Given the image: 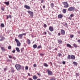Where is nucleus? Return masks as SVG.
Listing matches in <instances>:
<instances>
[{
	"instance_id": "nucleus-28",
	"label": "nucleus",
	"mask_w": 80,
	"mask_h": 80,
	"mask_svg": "<svg viewBox=\"0 0 80 80\" xmlns=\"http://www.w3.org/2000/svg\"><path fill=\"white\" fill-rule=\"evenodd\" d=\"M51 7H52V8L53 7H54V4H53V3H52L51 4Z\"/></svg>"
},
{
	"instance_id": "nucleus-57",
	"label": "nucleus",
	"mask_w": 80,
	"mask_h": 80,
	"mask_svg": "<svg viewBox=\"0 0 80 80\" xmlns=\"http://www.w3.org/2000/svg\"><path fill=\"white\" fill-rule=\"evenodd\" d=\"M29 80H33L32 79V78H29Z\"/></svg>"
},
{
	"instance_id": "nucleus-12",
	"label": "nucleus",
	"mask_w": 80,
	"mask_h": 80,
	"mask_svg": "<svg viewBox=\"0 0 80 80\" xmlns=\"http://www.w3.org/2000/svg\"><path fill=\"white\" fill-rule=\"evenodd\" d=\"M62 3L63 4V5H64V6L68 4V2H62Z\"/></svg>"
},
{
	"instance_id": "nucleus-50",
	"label": "nucleus",
	"mask_w": 80,
	"mask_h": 80,
	"mask_svg": "<svg viewBox=\"0 0 80 80\" xmlns=\"http://www.w3.org/2000/svg\"><path fill=\"white\" fill-rule=\"evenodd\" d=\"M58 36H60V33L59 32L58 34Z\"/></svg>"
},
{
	"instance_id": "nucleus-42",
	"label": "nucleus",
	"mask_w": 80,
	"mask_h": 80,
	"mask_svg": "<svg viewBox=\"0 0 80 80\" xmlns=\"http://www.w3.org/2000/svg\"><path fill=\"white\" fill-rule=\"evenodd\" d=\"M7 68H5L4 69V72H5V71H7Z\"/></svg>"
},
{
	"instance_id": "nucleus-26",
	"label": "nucleus",
	"mask_w": 80,
	"mask_h": 80,
	"mask_svg": "<svg viewBox=\"0 0 80 80\" xmlns=\"http://www.w3.org/2000/svg\"><path fill=\"white\" fill-rule=\"evenodd\" d=\"M1 38V39L0 40V41H2L3 40H4V39H5V38H4V37H2Z\"/></svg>"
},
{
	"instance_id": "nucleus-34",
	"label": "nucleus",
	"mask_w": 80,
	"mask_h": 80,
	"mask_svg": "<svg viewBox=\"0 0 80 80\" xmlns=\"http://www.w3.org/2000/svg\"><path fill=\"white\" fill-rule=\"evenodd\" d=\"M8 49H10L11 48H12V47H11L10 46H9L8 47Z\"/></svg>"
},
{
	"instance_id": "nucleus-22",
	"label": "nucleus",
	"mask_w": 80,
	"mask_h": 80,
	"mask_svg": "<svg viewBox=\"0 0 80 80\" xmlns=\"http://www.w3.org/2000/svg\"><path fill=\"white\" fill-rule=\"evenodd\" d=\"M73 64L75 65H76V66H77V65H78V63H77V62H73Z\"/></svg>"
},
{
	"instance_id": "nucleus-61",
	"label": "nucleus",
	"mask_w": 80,
	"mask_h": 80,
	"mask_svg": "<svg viewBox=\"0 0 80 80\" xmlns=\"http://www.w3.org/2000/svg\"><path fill=\"white\" fill-rule=\"evenodd\" d=\"M54 50H57V48H55Z\"/></svg>"
},
{
	"instance_id": "nucleus-20",
	"label": "nucleus",
	"mask_w": 80,
	"mask_h": 80,
	"mask_svg": "<svg viewBox=\"0 0 80 80\" xmlns=\"http://www.w3.org/2000/svg\"><path fill=\"white\" fill-rule=\"evenodd\" d=\"M68 7H69V5L68 4H66V5H65V6H64V8H68Z\"/></svg>"
},
{
	"instance_id": "nucleus-58",
	"label": "nucleus",
	"mask_w": 80,
	"mask_h": 80,
	"mask_svg": "<svg viewBox=\"0 0 80 80\" xmlns=\"http://www.w3.org/2000/svg\"><path fill=\"white\" fill-rule=\"evenodd\" d=\"M43 8H45V6H43Z\"/></svg>"
},
{
	"instance_id": "nucleus-47",
	"label": "nucleus",
	"mask_w": 80,
	"mask_h": 80,
	"mask_svg": "<svg viewBox=\"0 0 80 80\" xmlns=\"http://www.w3.org/2000/svg\"><path fill=\"white\" fill-rule=\"evenodd\" d=\"M62 64H63V65H65V61H63L62 62Z\"/></svg>"
},
{
	"instance_id": "nucleus-53",
	"label": "nucleus",
	"mask_w": 80,
	"mask_h": 80,
	"mask_svg": "<svg viewBox=\"0 0 80 80\" xmlns=\"http://www.w3.org/2000/svg\"><path fill=\"white\" fill-rule=\"evenodd\" d=\"M78 42L79 43H80V39H78Z\"/></svg>"
},
{
	"instance_id": "nucleus-17",
	"label": "nucleus",
	"mask_w": 80,
	"mask_h": 80,
	"mask_svg": "<svg viewBox=\"0 0 80 80\" xmlns=\"http://www.w3.org/2000/svg\"><path fill=\"white\" fill-rule=\"evenodd\" d=\"M18 37L19 38H22V37H23V36H22V34H19L18 35Z\"/></svg>"
},
{
	"instance_id": "nucleus-29",
	"label": "nucleus",
	"mask_w": 80,
	"mask_h": 80,
	"mask_svg": "<svg viewBox=\"0 0 80 80\" xmlns=\"http://www.w3.org/2000/svg\"><path fill=\"white\" fill-rule=\"evenodd\" d=\"M70 58H71V56H70V55H68V59L70 60Z\"/></svg>"
},
{
	"instance_id": "nucleus-48",
	"label": "nucleus",
	"mask_w": 80,
	"mask_h": 80,
	"mask_svg": "<svg viewBox=\"0 0 80 80\" xmlns=\"http://www.w3.org/2000/svg\"><path fill=\"white\" fill-rule=\"evenodd\" d=\"M22 34V36L23 35H26V33H23Z\"/></svg>"
},
{
	"instance_id": "nucleus-64",
	"label": "nucleus",
	"mask_w": 80,
	"mask_h": 80,
	"mask_svg": "<svg viewBox=\"0 0 80 80\" xmlns=\"http://www.w3.org/2000/svg\"><path fill=\"white\" fill-rule=\"evenodd\" d=\"M68 18L69 19H70V20H71V18H70V17H69V18Z\"/></svg>"
},
{
	"instance_id": "nucleus-35",
	"label": "nucleus",
	"mask_w": 80,
	"mask_h": 80,
	"mask_svg": "<svg viewBox=\"0 0 80 80\" xmlns=\"http://www.w3.org/2000/svg\"><path fill=\"white\" fill-rule=\"evenodd\" d=\"M61 55H62V54H61L60 53H58V57H60V56H61Z\"/></svg>"
},
{
	"instance_id": "nucleus-63",
	"label": "nucleus",
	"mask_w": 80,
	"mask_h": 80,
	"mask_svg": "<svg viewBox=\"0 0 80 80\" xmlns=\"http://www.w3.org/2000/svg\"><path fill=\"white\" fill-rule=\"evenodd\" d=\"M65 25H66V26H67V23H65Z\"/></svg>"
},
{
	"instance_id": "nucleus-59",
	"label": "nucleus",
	"mask_w": 80,
	"mask_h": 80,
	"mask_svg": "<svg viewBox=\"0 0 80 80\" xmlns=\"http://www.w3.org/2000/svg\"><path fill=\"white\" fill-rule=\"evenodd\" d=\"M28 75L29 76H30V73H28Z\"/></svg>"
},
{
	"instance_id": "nucleus-10",
	"label": "nucleus",
	"mask_w": 80,
	"mask_h": 80,
	"mask_svg": "<svg viewBox=\"0 0 80 80\" xmlns=\"http://www.w3.org/2000/svg\"><path fill=\"white\" fill-rule=\"evenodd\" d=\"M37 78H38L36 75H34L32 77V78L34 80H37Z\"/></svg>"
},
{
	"instance_id": "nucleus-5",
	"label": "nucleus",
	"mask_w": 80,
	"mask_h": 80,
	"mask_svg": "<svg viewBox=\"0 0 80 80\" xmlns=\"http://www.w3.org/2000/svg\"><path fill=\"white\" fill-rule=\"evenodd\" d=\"M47 72L48 74V75H49L50 76L52 75H53V73H52V72L51 71L49 70H48Z\"/></svg>"
},
{
	"instance_id": "nucleus-25",
	"label": "nucleus",
	"mask_w": 80,
	"mask_h": 80,
	"mask_svg": "<svg viewBox=\"0 0 80 80\" xmlns=\"http://www.w3.org/2000/svg\"><path fill=\"white\" fill-rule=\"evenodd\" d=\"M27 41H28V43L30 45V40L29 39H28L27 40Z\"/></svg>"
},
{
	"instance_id": "nucleus-31",
	"label": "nucleus",
	"mask_w": 80,
	"mask_h": 80,
	"mask_svg": "<svg viewBox=\"0 0 80 80\" xmlns=\"http://www.w3.org/2000/svg\"><path fill=\"white\" fill-rule=\"evenodd\" d=\"M42 48V46H39L37 47L38 49H39L40 48Z\"/></svg>"
},
{
	"instance_id": "nucleus-41",
	"label": "nucleus",
	"mask_w": 80,
	"mask_h": 80,
	"mask_svg": "<svg viewBox=\"0 0 80 80\" xmlns=\"http://www.w3.org/2000/svg\"><path fill=\"white\" fill-rule=\"evenodd\" d=\"M15 71V70H14V69H13L11 71V72H12V73H14V72Z\"/></svg>"
},
{
	"instance_id": "nucleus-8",
	"label": "nucleus",
	"mask_w": 80,
	"mask_h": 80,
	"mask_svg": "<svg viewBox=\"0 0 80 80\" xmlns=\"http://www.w3.org/2000/svg\"><path fill=\"white\" fill-rule=\"evenodd\" d=\"M25 8H26V9H30V7L28 5H25L24 6Z\"/></svg>"
},
{
	"instance_id": "nucleus-40",
	"label": "nucleus",
	"mask_w": 80,
	"mask_h": 80,
	"mask_svg": "<svg viewBox=\"0 0 80 80\" xmlns=\"http://www.w3.org/2000/svg\"><path fill=\"white\" fill-rule=\"evenodd\" d=\"M33 67H37V64H34V65H33Z\"/></svg>"
},
{
	"instance_id": "nucleus-32",
	"label": "nucleus",
	"mask_w": 80,
	"mask_h": 80,
	"mask_svg": "<svg viewBox=\"0 0 80 80\" xmlns=\"http://www.w3.org/2000/svg\"><path fill=\"white\" fill-rule=\"evenodd\" d=\"M1 26L2 27H4V24L3 23L1 24Z\"/></svg>"
},
{
	"instance_id": "nucleus-7",
	"label": "nucleus",
	"mask_w": 80,
	"mask_h": 80,
	"mask_svg": "<svg viewBox=\"0 0 80 80\" xmlns=\"http://www.w3.org/2000/svg\"><path fill=\"white\" fill-rule=\"evenodd\" d=\"M49 30L51 32H53V28L52 27H50L49 28Z\"/></svg>"
},
{
	"instance_id": "nucleus-51",
	"label": "nucleus",
	"mask_w": 80,
	"mask_h": 80,
	"mask_svg": "<svg viewBox=\"0 0 80 80\" xmlns=\"http://www.w3.org/2000/svg\"><path fill=\"white\" fill-rule=\"evenodd\" d=\"M12 53H15V50H14L12 51Z\"/></svg>"
},
{
	"instance_id": "nucleus-39",
	"label": "nucleus",
	"mask_w": 80,
	"mask_h": 80,
	"mask_svg": "<svg viewBox=\"0 0 80 80\" xmlns=\"http://www.w3.org/2000/svg\"><path fill=\"white\" fill-rule=\"evenodd\" d=\"M42 35H47V32H43Z\"/></svg>"
},
{
	"instance_id": "nucleus-37",
	"label": "nucleus",
	"mask_w": 80,
	"mask_h": 80,
	"mask_svg": "<svg viewBox=\"0 0 80 80\" xmlns=\"http://www.w3.org/2000/svg\"><path fill=\"white\" fill-rule=\"evenodd\" d=\"M8 57H9V58H12V56L9 55H8Z\"/></svg>"
},
{
	"instance_id": "nucleus-30",
	"label": "nucleus",
	"mask_w": 80,
	"mask_h": 80,
	"mask_svg": "<svg viewBox=\"0 0 80 80\" xmlns=\"http://www.w3.org/2000/svg\"><path fill=\"white\" fill-rule=\"evenodd\" d=\"M25 70H28V67L27 66H26L25 67Z\"/></svg>"
},
{
	"instance_id": "nucleus-54",
	"label": "nucleus",
	"mask_w": 80,
	"mask_h": 80,
	"mask_svg": "<svg viewBox=\"0 0 80 80\" xmlns=\"http://www.w3.org/2000/svg\"><path fill=\"white\" fill-rule=\"evenodd\" d=\"M44 26L45 27H47V25H46V24H44Z\"/></svg>"
},
{
	"instance_id": "nucleus-56",
	"label": "nucleus",
	"mask_w": 80,
	"mask_h": 80,
	"mask_svg": "<svg viewBox=\"0 0 80 80\" xmlns=\"http://www.w3.org/2000/svg\"><path fill=\"white\" fill-rule=\"evenodd\" d=\"M13 58L14 60H15V59H16V58L15 57H13Z\"/></svg>"
},
{
	"instance_id": "nucleus-44",
	"label": "nucleus",
	"mask_w": 80,
	"mask_h": 80,
	"mask_svg": "<svg viewBox=\"0 0 80 80\" xmlns=\"http://www.w3.org/2000/svg\"><path fill=\"white\" fill-rule=\"evenodd\" d=\"M23 50H24V48H21V51L22 52H23Z\"/></svg>"
},
{
	"instance_id": "nucleus-14",
	"label": "nucleus",
	"mask_w": 80,
	"mask_h": 80,
	"mask_svg": "<svg viewBox=\"0 0 80 80\" xmlns=\"http://www.w3.org/2000/svg\"><path fill=\"white\" fill-rule=\"evenodd\" d=\"M62 12L63 13H65L67 12V10L65 9H63Z\"/></svg>"
},
{
	"instance_id": "nucleus-45",
	"label": "nucleus",
	"mask_w": 80,
	"mask_h": 80,
	"mask_svg": "<svg viewBox=\"0 0 80 80\" xmlns=\"http://www.w3.org/2000/svg\"><path fill=\"white\" fill-rule=\"evenodd\" d=\"M48 34H49V35H52V33H51L50 32H48Z\"/></svg>"
},
{
	"instance_id": "nucleus-62",
	"label": "nucleus",
	"mask_w": 80,
	"mask_h": 80,
	"mask_svg": "<svg viewBox=\"0 0 80 80\" xmlns=\"http://www.w3.org/2000/svg\"><path fill=\"white\" fill-rule=\"evenodd\" d=\"M23 78H25V79H26V77H23Z\"/></svg>"
},
{
	"instance_id": "nucleus-4",
	"label": "nucleus",
	"mask_w": 80,
	"mask_h": 80,
	"mask_svg": "<svg viewBox=\"0 0 80 80\" xmlns=\"http://www.w3.org/2000/svg\"><path fill=\"white\" fill-rule=\"evenodd\" d=\"M28 13L30 14V16L32 17H33V12L30 11H28Z\"/></svg>"
},
{
	"instance_id": "nucleus-24",
	"label": "nucleus",
	"mask_w": 80,
	"mask_h": 80,
	"mask_svg": "<svg viewBox=\"0 0 80 80\" xmlns=\"http://www.w3.org/2000/svg\"><path fill=\"white\" fill-rule=\"evenodd\" d=\"M1 49L3 52H5V48H4L3 47H1Z\"/></svg>"
},
{
	"instance_id": "nucleus-23",
	"label": "nucleus",
	"mask_w": 80,
	"mask_h": 80,
	"mask_svg": "<svg viewBox=\"0 0 80 80\" xmlns=\"http://www.w3.org/2000/svg\"><path fill=\"white\" fill-rule=\"evenodd\" d=\"M67 47H70V48H72V46H71V45H70V44H67Z\"/></svg>"
},
{
	"instance_id": "nucleus-38",
	"label": "nucleus",
	"mask_w": 80,
	"mask_h": 80,
	"mask_svg": "<svg viewBox=\"0 0 80 80\" xmlns=\"http://www.w3.org/2000/svg\"><path fill=\"white\" fill-rule=\"evenodd\" d=\"M1 8L2 10V11H4L5 10V8H4L2 7H1Z\"/></svg>"
},
{
	"instance_id": "nucleus-19",
	"label": "nucleus",
	"mask_w": 80,
	"mask_h": 80,
	"mask_svg": "<svg viewBox=\"0 0 80 80\" xmlns=\"http://www.w3.org/2000/svg\"><path fill=\"white\" fill-rule=\"evenodd\" d=\"M4 3L5 4H6V5H9V2H4Z\"/></svg>"
},
{
	"instance_id": "nucleus-13",
	"label": "nucleus",
	"mask_w": 80,
	"mask_h": 80,
	"mask_svg": "<svg viewBox=\"0 0 80 80\" xmlns=\"http://www.w3.org/2000/svg\"><path fill=\"white\" fill-rule=\"evenodd\" d=\"M71 58L72 60H74L75 58V57L73 55H71Z\"/></svg>"
},
{
	"instance_id": "nucleus-9",
	"label": "nucleus",
	"mask_w": 80,
	"mask_h": 80,
	"mask_svg": "<svg viewBox=\"0 0 80 80\" xmlns=\"http://www.w3.org/2000/svg\"><path fill=\"white\" fill-rule=\"evenodd\" d=\"M58 18H63V15L62 14H59L58 15Z\"/></svg>"
},
{
	"instance_id": "nucleus-55",
	"label": "nucleus",
	"mask_w": 80,
	"mask_h": 80,
	"mask_svg": "<svg viewBox=\"0 0 80 80\" xmlns=\"http://www.w3.org/2000/svg\"><path fill=\"white\" fill-rule=\"evenodd\" d=\"M7 19H8V15H7Z\"/></svg>"
},
{
	"instance_id": "nucleus-21",
	"label": "nucleus",
	"mask_w": 80,
	"mask_h": 80,
	"mask_svg": "<svg viewBox=\"0 0 80 80\" xmlns=\"http://www.w3.org/2000/svg\"><path fill=\"white\" fill-rule=\"evenodd\" d=\"M33 47L34 48H36L37 47V45L36 44H34L33 45Z\"/></svg>"
},
{
	"instance_id": "nucleus-11",
	"label": "nucleus",
	"mask_w": 80,
	"mask_h": 80,
	"mask_svg": "<svg viewBox=\"0 0 80 80\" xmlns=\"http://www.w3.org/2000/svg\"><path fill=\"white\" fill-rule=\"evenodd\" d=\"M58 42L59 44H62V41L61 40H58Z\"/></svg>"
},
{
	"instance_id": "nucleus-16",
	"label": "nucleus",
	"mask_w": 80,
	"mask_h": 80,
	"mask_svg": "<svg viewBox=\"0 0 80 80\" xmlns=\"http://www.w3.org/2000/svg\"><path fill=\"white\" fill-rule=\"evenodd\" d=\"M43 65L45 67H48V65L47 64V63H44L43 64Z\"/></svg>"
},
{
	"instance_id": "nucleus-60",
	"label": "nucleus",
	"mask_w": 80,
	"mask_h": 80,
	"mask_svg": "<svg viewBox=\"0 0 80 80\" xmlns=\"http://www.w3.org/2000/svg\"><path fill=\"white\" fill-rule=\"evenodd\" d=\"M9 18H11V15H9Z\"/></svg>"
},
{
	"instance_id": "nucleus-49",
	"label": "nucleus",
	"mask_w": 80,
	"mask_h": 80,
	"mask_svg": "<svg viewBox=\"0 0 80 80\" xmlns=\"http://www.w3.org/2000/svg\"><path fill=\"white\" fill-rule=\"evenodd\" d=\"M43 2V0H41V3H42Z\"/></svg>"
},
{
	"instance_id": "nucleus-18",
	"label": "nucleus",
	"mask_w": 80,
	"mask_h": 80,
	"mask_svg": "<svg viewBox=\"0 0 80 80\" xmlns=\"http://www.w3.org/2000/svg\"><path fill=\"white\" fill-rule=\"evenodd\" d=\"M16 49L17 50V52H20V49H19V48H16Z\"/></svg>"
},
{
	"instance_id": "nucleus-1",
	"label": "nucleus",
	"mask_w": 80,
	"mask_h": 80,
	"mask_svg": "<svg viewBox=\"0 0 80 80\" xmlns=\"http://www.w3.org/2000/svg\"><path fill=\"white\" fill-rule=\"evenodd\" d=\"M15 67L16 68L17 70H20L21 68L20 67H21V66L19 64H16L15 65Z\"/></svg>"
},
{
	"instance_id": "nucleus-3",
	"label": "nucleus",
	"mask_w": 80,
	"mask_h": 80,
	"mask_svg": "<svg viewBox=\"0 0 80 80\" xmlns=\"http://www.w3.org/2000/svg\"><path fill=\"white\" fill-rule=\"evenodd\" d=\"M75 9V8L71 7L68 8V10H69V11H73V12Z\"/></svg>"
},
{
	"instance_id": "nucleus-27",
	"label": "nucleus",
	"mask_w": 80,
	"mask_h": 80,
	"mask_svg": "<svg viewBox=\"0 0 80 80\" xmlns=\"http://www.w3.org/2000/svg\"><path fill=\"white\" fill-rule=\"evenodd\" d=\"M50 80H56V78L54 77H52V78L50 79Z\"/></svg>"
},
{
	"instance_id": "nucleus-52",
	"label": "nucleus",
	"mask_w": 80,
	"mask_h": 80,
	"mask_svg": "<svg viewBox=\"0 0 80 80\" xmlns=\"http://www.w3.org/2000/svg\"><path fill=\"white\" fill-rule=\"evenodd\" d=\"M40 55H41V56H43L44 55L43 54H42V53L40 54Z\"/></svg>"
},
{
	"instance_id": "nucleus-43",
	"label": "nucleus",
	"mask_w": 80,
	"mask_h": 80,
	"mask_svg": "<svg viewBox=\"0 0 80 80\" xmlns=\"http://www.w3.org/2000/svg\"><path fill=\"white\" fill-rule=\"evenodd\" d=\"M37 74H38V75L39 76H41V74L40 73H37Z\"/></svg>"
},
{
	"instance_id": "nucleus-2",
	"label": "nucleus",
	"mask_w": 80,
	"mask_h": 80,
	"mask_svg": "<svg viewBox=\"0 0 80 80\" xmlns=\"http://www.w3.org/2000/svg\"><path fill=\"white\" fill-rule=\"evenodd\" d=\"M15 41L17 43V46H18V47H20V45H21L20 42V41H19L17 39H15Z\"/></svg>"
},
{
	"instance_id": "nucleus-6",
	"label": "nucleus",
	"mask_w": 80,
	"mask_h": 80,
	"mask_svg": "<svg viewBox=\"0 0 80 80\" xmlns=\"http://www.w3.org/2000/svg\"><path fill=\"white\" fill-rule=\"evenodd\" d=\"M61 35H64L65 34V31L63 29H61Z\"/></svg>"
},
{
	"instance_id": "nucleus-15",
	"label": "nucleus",
	"mask_w": 80,
	"mask_h": 80,
	"mask_svg": "<svg viewBox=\"0 0 80 80\" xmlns=\"http://www.w3.org/2000/svg\"><path fill=\"white\" fill-rule=\"evenodd\" d=\"M73 46H74L75 48H77V47H78V45H77V44L75 43H74L73 44Z\"/></svg>"
},
{
	"instance_id": "nucleus-36",
	"label": "nucleus",
	"mask_w": 80,
	"mask_h": 80,
	"mask_svg": "<svg viewBox=\"0 0 80 80\" xmlns=\"http://www.w3.org/2000/svg\"><path fill=\"white\" fill-rule=\"evenodd\" d=\"M73 16H74V14H71L70 15V17H73Z\"/></svg>"
},
{
	"instance_id": "nucleus-33",
	"label": "nucleus",
	"mask_w": 80,
	"mask_h": 80,
	"mask_svg": "<svg viewBox=\"0 0 80 80\" xmlns=\"http://www.w3.org/2000/svg\"><path fill=\"white\" fill-rule=\"evenodd\" d=\"M73 37H74V35H71L70 36V38H73Z\"/></svg>"
},
{
	"instance_id": "nucleus-46",
	"label": "nucleus",
	"mask_w": 80,
	"mask_h": 80,
	"mask_svg": "<svg viewBox=\"0 0 80 80\" xmlns=\"http://www.w3.org/2000/svg\"><path fill=\"white\" fill-rule=\"evenodd\" d=\"M76 76L78 77L79 76V75H78V73H76Z\"/></svg>"
}]
</instances>
